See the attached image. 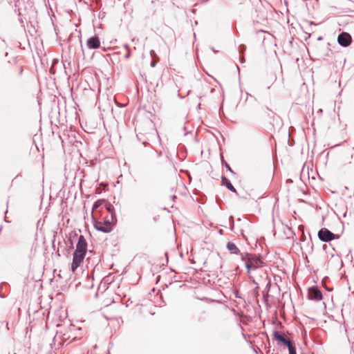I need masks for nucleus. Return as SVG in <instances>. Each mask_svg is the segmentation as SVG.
<instances>
[{
	"label": "nucleus",
	"mask_w": 354,
	"mask_h": 354,
	"mask_svg": "<svg viewBox=\"0 0 354 354\" xmlns=\"http://www.w3.org/2000/svg\"><path fill=\"white\" fill-rule=\"evenodd\" d=\"M103 206L105 207V210L104 209V212H106L105 214H109V215H115L114 207L113 205L105 201V203H104L102 207H103Z\"/></svg>",
	"instance_id": "nucleus-10"
},
{
	"label": "nucleus",
	"mask_w": 354,
	"mask_h": 354,
	"mask_svg": "<svg viewBox=\"0 0 354 354\" xmlns=\"http://www.w3.org/2000/svg\"><path fill=\"white\" fill-rule=\"evenodd\" d=\"M87 252V243L84 236L79 237L78 242L76 245V249L73 253V262L71 264V270L75 272L77 268L83 262Z\"/></svg>",
	"instance_id": "nucleus-3"
},
{
	"label": "nucleus",
	"mask_w": 354,
	"mask_h": 354,
	"mask_svg": "<svg viewBox=\"0 0 354 354\" xmlns=\"http://www.w3.org/2000/svg\"><path fill=\"white\" fill-rule=\"evenodd\" d=\"M105 203V200H97L92 208V219L93 221L94 227L104 233L110 232L113 227L116 223V218L115 215L105 214L102 205Z\"/></svg>",
	"instance_id": "nucleus-1"
},
{
	"label": "nucleus",
	"mask_w": 354,
	"mask_h": 354,
	"mask_svg": "<svg viewBox=\"0 0 354 354\" xmlns=\"http://www.w3.org/2000/svg\"><path fill=\"white\" fill-rule=\"evenodd\" d=\"M242 259L245 261V266L248 269V273L250 277L252 279L253 282L257 285L256 288H259L261 286H266L268 290L270 288V281L268 277L266 272L261 270V280H257V270L261 268L263 263L261 258L250 254L242 255Z\"/></svg>",
	"instance_id": "nucleus-2"
},
{
	"label": "nucleus",
	"mask_w": 354,
	"mask_h": 354,
	"mask_svg": "<svg viewBox=\"0 0 354 354\" xmlns=\"http://www.w3.org/2000/svg\"><path fill=\"white\" fill-rule=\"evenodd\" d=\"M352 41L351 35L348 32H342L337 37L338 43L342 46H348Z\"/></svg>",
	"instance_id": "nucleus-5"
},
{
	"label": "nucleus",
	"mask_w": 354,
	"mask_h": 354,
	"mask_svg": "<svg viewBox=\"0 0 354 354\" xmlns=\"http://www.w3.org/2000/svg\"><path fill=\"white\" fill-rule=\"evenodd\" d=\"M318 237L321 241L328 242L333 239H335V238H337L338 236L332 233L328 229L322 228L318 232Z\"/></svg>",
	"instance_id": "nucleus-4"
},
{
	"label": "nucleus",
	"mask_w": 354,
	"mask_h": 354,
	"mask_svg": "<svg viewBox=\"0 0 354 354\" xmlns=\"http://www.w3.org/2000/svg\"><path fill=\"white\" fill-rule=\"evenodd\" d=\"M308 298L319 301L322 299V294L317 288H311L308 290Z\"/></svg>",
	"instance_id": "nucleus-6"
},
{
	"label": "nucleus",
	"mask_w": 354,
	"mask_h": 354,
	"mask_svg": "<svg viewBox=\"0 0 354 354\" xmlns=\"http://www.w3.org/2000/svg\"><path fill=\"white\" fill-rule=\"evenodd\" d=\"M227 248L231 252V253H232V254H237L240 252V250L236 247V245L234 243H233L229 242L227 244Z\"/></svg>",
	"instance_id": "nucleus-11"
},
{
	"label": "nucleus",
	"mask_w": 354,
	"mask_h": 354,
	"mask_svg": "<svg viewBox=\"0 0 354 354\" xmlns=\"http://www.w3.org/2000/svg\"><path fill=\"white\" fill-rule=\"evenodd\" d=\"M260 274H261V270L259 272H257V271L256 272L257 280H261Z\"/></svg>",
	"instance_id": "nucleus-13"
},
{
	"label": "nucleus",
	"mask_w": 354,
	"mask_h": 354,
	"mask_svg": "<svg viewBox=\"0 0 354 354\" xmlns=\"http://www.w3.org/2000/svg\"><path fill=\"white\" fill-rule=\"evenodd\" d=\"M86 45L89 48L96 49L100 46V41L98 37L94 36L88 39Z\"/></svg>",
	"instance_id": "nucleus-7"
},
{
	"label": "nucleus",
	"mask_w": 354,
	"mask_h": 354,
	"mask_svg": "<svg viewBox=\"0 0 354 354\" xmlns=\"http://www.w3.org/2000/svg\"><path fill=\"white\" fill-rule=\"evenodd\" d=\"M221 181L222 185H225L229 190L235 193L236 192V189L234 187V186L232 185L230 181L227 178L222 177Z\"/></svg>",
	"instance_id": "nucleus-9"
},
{
	"label": "nucleus",
	"mask_w": 354,
	"mask_h": 354,
	"mask_svg": "<svg viewBox=\"0 0 354 354\" xmlns=\"http://www.w3.org/2000/svg\"><path fill=\"white\" fill-rule=\"evenodd\" d=\"M273 335L275 340L281 342L286 346H287L291 342L290 340L288 339L285 335L281 334L279 332H274Z\"/></svg>",
	"instance_id": "nucleus-8"
},
{
	"label": "nucleus",
	"mask_w": 354,
	"mask_h": 354,
	"mask_svg": "<svg viewBox=\"0 0 354 354\" xmlns=\"http://www.w3.org/2000/svg\"><path fill=\"white\" fill-rule=\"evenodd\" d=\"M287 346L288 347L289 354H296V349L291 342Z\"/></svg>",
	"instance_id": "nucleus-12"
},
{
	"label": "nucleus",
	"mask_w": 354,
	"mask_h": 354,
	"mask_svg": "<svg viewBox=\"0 0 354 354\" xmlns=\"http://www.w3.org/2000/svg\"><path fill=\"white\" fill-rule=\"evenodd\" d=\"M23 72V68L21 66H19V74H21Z\"/></svg>",
	"instance_id": "nucleus-14"
}]
</instances>
